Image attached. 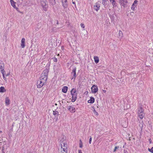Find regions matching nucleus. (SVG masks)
Instances as JSON below:
<instances>
[{
  "label": "nucleus",
  "instance_id": "obj_1",
  "mask_svg": "<svg viewBox=\"0 0 153 153\" xmlns=\"http://www.w3.org/2000/svg\"><path fill=\"white\" fill-rule=\"evenodd\" d=\"M71 93L72 96L71 101L73 102L76 100L77 98V93L76 89L73 88L71 91Z\"/></svg>",
  "mask_w": 153,
  "mask_h": 153
},
{
  "label": "nucleus",
  "instance_id": "obj_2",
  "mask_svg": "<svg viewBox=\"0 0 153 153\" xmlns=\"http://www.w3.org/2000/svg\"><path fill=\"white\" fill-rule=\"evenodd\" d=\"M138 116L141 119H142L144 116V114L143 113V110L141 107H140L138 108Z\"/></svg>",
  "mask_w": 153,
  "mask_h": 153
},
{
  "label": "nucleus",
  "instance_id": "obj_3",
  "mask_svg": "<svg viewBox=\"0 0 153 153\" xmlns=\"http://www.w3.org/2000/svg\"><path fill=\"white\" fill-rule=\"evenodd\" d=\"M61 149H62L68 150V145L65 140L62 141L61 142Z\"/></svg>",
  "mask_w": 153,
  "mask_h": 153
},
{
  "label": "nucleus",
  "instance_id": "obj_4",
  "mask_svg": "<svg viewBox=\"0 0 153 153\" xmlns=\"http://www.w3.org/2000/svg\"><path fill=\"white\" fill-rule=\"evenodd\" d=\"M119 2L121 6H123V7H127V0H119Z\"/></svg>",
  "mask_w": 153,
  "mask_h": 153
},
{
  "label": "nucleus",
  "instance_id": "obj_5",
  "mask_svg": "<svg viewBox=\"0 0 153 153\" xmlns=\"http://www.w3.org/2000/svg\"><path fill=\"white\" fill-rule=\"evenodd\" d=\"M45 82L39 80L37 82V87L38 88H40L42 87Z\"/></svg>",
  "mask_w": 153,
  "mask_h": 153
},
{
  "label": "nucleus",
  "instance_id": "obj_6",
  "mask_svg": "<svg viewBox=\"0 0 153 153\" xmlns=\"http://www.w3.org/2000/svg\"><path fill=\"white\" fill-rule=\"evenodd\" d=\"M91 90L93 93H96L98 90L97 86L94 85H93L91 88Z\"/></svg>",
  "mask_w": 153,
  "mask_h": 153
},
{
  "label": "nucleus",
  "instance_id": "obj_7",
  "mask_svg": "<svg viewBox=\"0 0 153 153\" xmlns=\"http://www.w3.org/2000/svg\"><path fill=\"white\" fill-rule=\"evenodd\" d=\"M76 68H74L72 70V71L71 73V76L72 77V79L74 78V79H75L76 77Z\"/></svg>",
  "mask_w": 153,
  "mask_h": 153
},
{
  "label": "nucleus",
  "instance_id": "obj_8",
  "mask_svg": "<svg viewBox=\"0 0 153 153\" xmlns=\"http://www.w3.org/2000/svg\"><path fill=\"white\" fill-rule=\"evenodd\" d=\"M62 6L63 7L64 9L66 8L68 6V4L67 0H62Z\"/></svg>",
  "mask_w": 153,
  "mask_h": 153
},
{
  "label": "nucleus",
  "instance_id": "obj_9",
  "mask_svg": "<svg viewBox=\"0 0 153 153\" xmlns=\"http://www.w3.org/2000/svg\"><path fill=\"white\" fill-rule=\"evenodd\" d=\"M41 3L42 7L43 8L44 10L46 11L47 5L45 1L43 0L41 1Z\"/></svg>",
  "mask_w": 153,
  "mask_h": 153
},
{
  "label": "nucleus",
  "instance_id": "obj_10",
  "mask_svg": "<svg viewBox=\"0 0 153 153\" xmlns=\"http://www.w3.org/2000/svg\"><path fill=\"white\" fill-rule=\"evenodd\" d=\"M47 77L48 76L41 75V77L39 78V80L45 82L47 80Z\"/></svg>",
  "mask_w": 153,
  "mask_h": 153
},
{
  "label": "nucleus",
  "instance_id": "obj_11",
  "mask_svg": "<svg viewBox=\"0 0 153 153\" xmlns=\"http://www.w3.org/2000/svg\"><path fill=\"white\" fill-rule=\"evenodd\" d=\"M100 7V4L98 3L97 2L94 6V9L96 11H97L99 10Z\"/></svg>",
  "mask_w": 153,
  "mask_h": 153
},
{
  "label": "nucleus",
  "instance_id": "obj_12",
  "mask_svg": "<svg viewBox=\"0 0 153 153\" xmlns=\"http://www.w3.org/2000/svg\"><path fill=\"white\" fill-rule=\"evenodd\" d=\"M10 2L11 4V5L12 6V7L14 8H15V9L17 11H19L18 10L19 9L18 7H16V3L13 0H10Z\"/></svg>",
  "mask_w": 153,
  "mask_h": 153
},
{
  "label": "nucleus",
  "instance_id": "obj_13",
  "mask_svg": "<svg viewBox=\"0 0 153 153\" xmlns=\"http://www.w3.org/2000/svg\"><path fill=\"white\" fill-rule=\"evenodd\" d=\"M137 1L135 0L134 1V3L132 5L131 9L133 10H134L135 8L136 7L137 5Z\"/></svg>",
  "mask_w": 153,
  "mask_h": 153
},
{
  "label": "nucleus",
  "instance_id": "obj_14",
  "mask_svg": "<svg viewBox=\"0 0 153 153\" xmlns=\"http://www.w3.org/2000/svg\"><path fill=\"white\" fill-rule=\"evenodd\" d=\"M21 46L22 48H24L25 46V39L23 38L21 40Z\"/></svg>",
  "mask_w": 153,
  "mask_h": 153
},
{
  "label": "nucleus",
  "instance_id": "obj_15",
  "mask_svg": "<svg viewBox=\"0 0 153 153\" xmlns=\"http://www.w3.org/2000/svg\"><path fill=\"white\" fill-rule=\"evenodd\" d=\"M48 71L47 69H46L44 70L42 73L41 74V75H45V76H48Z\"/></svg>",
  "mask_w": 153,
  "mask_h": 153
},
{
  "label": "nucleus",
  "instance_id": "obj_16",
  "mask_svg": "<svg viewBox=\"0 0 153 153\" xmlns=\"http://www.w3.org/2000/svg\"><path fill=\"white\" fill-rule=\"evenodd\" d=\"M94 98L93 97H91L90 99L88 101V102L92 103L94 102Z\"/></svg>",
  "mask_w": 153,
  "mask_h": 153
},
{
  "label": "nucleus",
  "instance_id": "obj_17",
  "mask_svg": "<svg viewBox=\"0 0 153 153\" xmlns=\"http://www.w3.org/2000/svg\"><path fill=\"white\" fill-rule=\"evenodd\" d=\"M116 0H110V1L112 3L114 7H116L117 6V3Z\"/></svg>",
  "mask_w": 153,
  "mask_h": 153
},
{
  "label": "nucleus",
  "instance_id": "obj_18",
  "mask_svg": "<svg viewBox=\"0 0 153 153\" xmlns=\"http://www.w3.org/2000/svg\"><path fill=\"white\" fill-rule=\"evenodd\" d=\"M68 87L67 86H64L62 89V91L63 92L66 93L67 92Z\"/></svg>",
  "mask_w": 153,
  "mask_h": 153
},
{
  "label": "nucleus",
  "instance_id": "obj_19",
  "mask_svg": "<svg viewBox=\"0 0 153 153\" xmlns=\"http://www.w3.org/2000/svg\"><path fill=\"white\" fill-rule=\"evenodd\" d=\"M123 37V33L122 32L121 30H119L118 33V37L121 38Z\"/></svg>",
  "mask_w": 153,
  "mask_h": 153
},
{
  "label": "nucleus",
  "instance_id": "obj_20",
  "mask_svg": "<svg viewBox=\"0 0 153 153\" xmlns=\"http://www.w3.org/2000/svg\"><path fill=\"white\" fill-rule=\"evenodd\" d=\"M94 60L95 62L97 64L99 62V58L97 56H94Z\"/></svg>",
  "mask_w": 153,
  "mask_h": 153
},
{
  "label": "nucleus",
  "instance_id": "obj_21",
  "mask_svg": "<svg viewBox=\"0 0 153 153\" xmlns=\"http://www.w3.org/2000/svg\"><path fill=\"white\" fill-rule=\"evenodd\" d=\"M10 100L8 97H6L5 99V102L7 105L10 104Z\"/></svg>",
  "mask_w": 153,
  "mask_h": 153
},
{
  "label": "nucleus",
  "instance_id": "obj_22",
  "mask_svg": "<svg viewBox=\"0 0 153 153\" xmlns=\"http://www.w3.org/2000/svg\"><path fill=\"white\" fill-rule=\"evenodd\" d=\"M6 90L4 87L1 86L0 88V92H5Z\"/></svg>",
  "mask_w": 153,
  "mask_h": 153
},
{
  "label": "nucleus",
  "instance_id": "obj_23",
  "mask_svg": "<svg viewBox=\"0 0 153 153\" xmlns=\"http://www.w3.org/2000/svg\"><path fill=\"white\" fill-rule=\"evenodd\" d=\"M69 111L71 112L74 113L75 111V109L74 107H71Z\"/></svg>",
  "mask_w": 153,
  "mask_h": 153
},
{
  "label": "nucleus",
  "instance_id": "obj_24",
  "mask_svg": "<svg viewBox=\"0 0 153 153\" xmlns=\"http://www.w3.org/2000/svg\"><path fill=\"white\" fill-rule=\"evenodd\" d=\"M49 2L52 5H53L55 4V0H49Z\"/></svg>",
  "mask_w": 153,
  "mask_h": 153
},
{
  "label": "nucleus",
  "instance_id": "obj_25",
  "mask_svg": "<svg viewBox=\"0 0 153 153\" xmlns=\"http://www.w3.org/2000/svg\"><path fill=\"white\" fill-rule=\"evenodd\" d=\"M68 150L61 149V153H67Z\"/></svg>",
  "mask_w": 153,
  "mask_h": 153
},
{
  "label": "nucleus",
  "instance_id": "obj_26",
  "mask_svg": "<svg viewBox=\"0 0 153 153\" xmlns=\"http://www.w3.org/2000/svg\"><path fill=\"white\" fill-rule=\"evenodd\" d=\"M107 0H102V4H103V5L104 6H105L107 4Z\"/></svg>",
  "mask_w": 153,
  "mask_h": 153
},
{
  "label": "nucleus",
  "instance_id": "obj_27",
  "mask_svg": "<svg viewBox=\"0 0 153 153\" xmlns=\"http://www.w3.org/2000/svg\"><path fill=\"white\" fill-rule=\"evenodd\" d=\"M53 114L55 116L56 115H58L59 112L57 111H53Z\"/></svg>",
  "mask_w": 153,
  "mask_h": 153
},
{
  "label": "nucleus",
  "instance_id": "obj_28",
  "mask_svg": "<svg viewBox=\"0 0 153 153\" xmlns=\"http://www.w3.org/2000/svg\"><path fill=\"white\" fill-rule=\"evenodd\" d=\"M4 64H2V65L0 66V69H1V70H2L3 69H4Z\"/></svg>",
  "mask_w": 153,
  "mask_h": 153
},
{
  "label": "nucleus",
  "instance_id": "obj_29",
  "mask_svg": "<svg viewBox=\"0 0 153 153\" xmlns=\"http://www.w3.org/2000/svg\"><path fill=\"white\" fill-rule=\"evenodd\" d=\"M148 150L152 153H153V147H152L151 149H148Z\"/></svg>",
  "mask_w": 153,
  "mask_h": 153
},
{
  "label": "nucleus",
  "instance_id": "obj_30",
  "mask_svg": "<svg viewBox=\"0 0 153 153\" xmlns=\"http://www.w3.org/2000/svg\"><path fill=\"white\" fill-rule=\"evenodd\" d=\"M143 123L142 122L140 123L139 126H140V128H141V130H142L143 128Z\"/></svg>",
  "mask_w": 153,
  "mask_h": 153
},
{
  "label": "nucleus",
  "instance_id": "obj_31",
  "mask_svg": "<svg viewBox=\"0 0 153 153\" xmlns=\"http://www.w3.org/2000/svg\"><path fill=\"white\" fill-rule=\"evenodd\" d=\"M119 148V146H115V147L114 149V150H113V152H115L116 151V150L117 149H118Z\"/></svg>",
  "mask_w": 153,
  "mask_h": 153
},
{
  "label": "nucleus",
  "instance_id": "obj_32",
  "mask_svg": "<svg viewBox=\"0 0 153 153\" xmlns=\"http://www.w3.org/2000/svg\"><path fill=\"white\" fill-rule=\"evenodd\" d=\"M94 114H95L97 116L98 115V112H97L95 109H94Z\"/></svg>",
  "mask_w": 153,
  "mask_h": 153
},
{
  "label": "nucleus",
  "instance_id": "obj_33",
  "mask_svg": "<svg viewBox=\"0 0 153 153\" xmlns=\"http://www.w3.org/2000/svg\"><path fill=\"white\" fill-rule=\"evenodd\" d=\"M1 73L2 74V75L3 74H5V71L4 70V69H3L2 70H1Z\"/></svg>",
  "mask_w": 153,
  "mask_h": 153
},
{
  "label": "nucleus",
  "instance_id": "obj_34",
  "mask_svg": "<svg viewBox=\"0 0 153 153\" xmlns=\"http://www.w3.org/2000/svg\"><path fill=\"white\" fill-rule=\"evenodd\" d=\"M80 143L79 144V147L80 148H82V143L81 141V140H80Z\"/></svg>",
  "mask_w": 153,
  "mask_h": 153
},
{
  "label": "nucleus",
  "instance_id": "obj_35",
  "mask_svg": "<svg viewBox=\"0 0 153 153\" xmlns=\"http://www.w3.org/2000/svg\"><path fill=\"white\" fill-rule=\"evenodd\" d=\"M91 140H92V137H90L89 139V143L90 144H91Z\"/></svg>",
  "mask_w": 153,
  "mask_h": 153
},
{
  "label": "nucleus",
  "instance_id": "obj_36",
  "mask_svg": "<svg viewBox=\"0 0 153 153\" xmlns=\"http://www.w3.org/2000/svg\"><path fill=\"white\" fill-rule=\"evenodd\" d=\"M83 28H85V26L84 25V24L81 23L80 25Z\"/></svg>",
  "mask_w": 153,
  "mask_h": 153
},
{
  "label": "nucleus",
  "instance_id": "obj_37",
  "mask_svg": "<svg viewBox=\"0 0 153 153\" xmlns=\"http://www.w3.org/2000/svg\"><path fill=\"white\" fill-rule=\"evenodd\" d=\"M71 106H68L67 107V108L68 109V110H70V109H71Z\"/></svg>",
  "mask_w": 153,
  "mask_h": 153
},
{
  "label": "nucleus",
  "instance_id": "obj_38",
  "mask_svg": "<svg viewBox=\"0 0 153 153\" xmlns=\"http://www.w3.org/2000/svg\"><path fill=\"white\" fill-rule=\"evenodd\" d=\"M3 79L4 80H5L6 79V78L5 77L4 74L3 75Z\"/></svg>",
  "mask_w": 153,
  "mask_h": 153
},
{
  "label": "nucleus",
  "instance_id": "obj_39",
  "mask_svg": "<svg viewBox=\"0 0 153 153\" xmlns=\"http://www.w3.org/2000/svg\"><path fill=\"white\" fill-rule=\"evenodd\" d=\"M78 153H82L81 150H78Z\"/></svg>",
  "mask_w": 153,
  "mask_h": 153
},
{
  "label": "nucleus",
  "instance_id": "obj_40",
  "mask_svg": "<svg viewBox=\"0 0 153 153\" xmlns=\"http://www.w3.org/2000/svg\"><path fill=\"white\" fill-rule=\"evenodd\" d=\"M57 59L56 58H55L54 59V61L55 62H57Z\"/></svg>",
  "mask_w": 153,
  "mask_h": 153
},
{
  "label": "nucleus",
  "instance_id": "obj_41",
  "mask_svg": "<svg viewBox=\"0 0 153 153\" xmlns=\"http://www.w3.org/2000/svg\"><path fill=\"white\" fill-rule=\"evenodd\" d=\"M56 22H56V24H57V25H58V24H59V23H58V21H56Z\"/></svg>",
  "mask_w": 153,
  "mask_h": 153
},
{
  "label": "nucleus",
  "instance_id": "obj_42",
  "mask_svg": "<svg viewBox=\"0 0 153 153\" xmlns=\"http://www.w3.org/2000/svg\"><path fill=\"white\" fill-rule=\"evenodd\" d=\"M106 91L105 90H103V92L104 93H105L106 92Z\"/></svg>",
  "mask_w": 153,
  "mask_h": 153
},
{
  "label": "nucleus",
  "instance_id": "obj_43",
  "mask_svg": "<svg viewBox=\"0 0 153 153\" xmlns=\"http://www.w3.org/2000/svg\"><path fill=\"white\" fill-rule=\"evenodd\" d=\"M52 30H54V28H53L52 29Z\"/></svg>",
  "mask_w": 153,
  "mask_h": 153
},
{
  "label": "nucleus",
  "instance_id": "obj_44",
  "mask_svg": "<svg viewBox=\"0 0 153 153\" xmlns=\"http://www.w3.org/2000/svg\"><path fill=\"white\" fill-rule=\"evenodd\" d=\"M73 4H75V2H72Z\"/></svg>",
  "mask_w": 153,
  "mask_h": 153
},
{
  "label": "nucleus",
  "instance_id": "obj_45",
  "mask_svg": "<svg viewBox=\"0 0 153 153\" xmlns=\"http://www.w3.org/2000/svg\"><path fill=\"white\" fill-rule=\"evenodd\" d=\"M2 153H5L4 152H2Z\"/></svg>",
  "mask_w": 153,
  "mask_h": 153
},
{
  "label": "nucleus",
  "instance_id": "obj_46",
  "mask_svg": "<svg viewBox=\"0 0 153 153\" xmlns=\"http://www.w3.org/2000/svg\"><path fill=\"white\" fill-rule=\"evenodd\" d=\"M8 74H7V75H6V76H8Z\"/></svg>",
  "mask_w": 153,
  "mask_h": 153
},
{
  "label": "nucleus",
  "instance_id": "obj_47",
  "mask_svg": "<svg viewBox=\"0 0 153 153\" xmlns=\"http://www.w3.org/2000/svg\"><path fill=\"white\" fill-rule=\"evenodd\" d=\"M124 153H125V152H124Z\"/></svg>",
  "mask_w": 153,
  "mask_h": 153
}]
</instances>
